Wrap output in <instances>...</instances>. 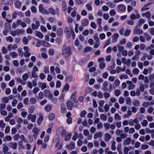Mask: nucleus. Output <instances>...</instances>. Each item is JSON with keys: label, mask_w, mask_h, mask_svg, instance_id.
Listing matches in <instances>:
<instances>
[{"label": "nucleus", "mask_w": 154, "mask_h": 154, "mask_svg": "<svg viewBox=\"0 0 154 154\" xmlns=\"http://www.w3.org/2000/svg\"><path fill=\"white\" fill-rule=\"evenodd\" d=\"M62 54L65 59H67L72 54L71 48L70 46L63 45L62 49Z\"/></svg>", "instance_id": "nucleus-1"}, {"label": "nucleus", "mask_w": 154, "mask_h": 154, "mask_svg": "<svg viewBox=\"0 0 154 154\" xmlns=\"http://www.w3.org/2000/svg\"><path fill=\"white\" fill-rule=\"evenodd\" d=\"M25 31L23 29H17L14 31H12L11 32V34L13 36H15L16 35H20L23 34L24 33Z\"/></svg>", "instance_id": "nucleus-2"}, {"label": "nucleus", "mask_w": 154, "mask_h": 154, "mask_svg": "<svg viewBox=\"0 0 154 154\" xmlns=\"http://www.w3.org/2000/svg\"><path fill=\"white\" fill-rule=\"evenodd\" d=\"M38 10L39 11L40 13L43 14L48 15L49 14V12L47 10L44 8L43 5L42 4L39 5L38 7Z\"/></svg>", "instance_id": "nucleus-3"}, {"label": "nucleus", "mask_w": 154, "mask_h": 154, "mask_svg": "<svg viewBox=\"0 0 154 154\" xmlns=\"http://www.w3.org/2000/svg\"><path fill=\"white\" fill-rule=\"evenodd\" d=\"M44 94L45 97H48L49 99L53 97V94L48 89L45 90L44 91Z\"/></svg>", "instance_id": "nucleus-4"}, {"label": "nucleus", "mask_w": 154, "mask_h": 154, "mask_svg": "<svg viewBox=\"0 0 154 154\" xmlns=\"http://www.w3.org/2000/svg\"><path fill=\"white\" fill-rule=\"evenodd\" d=\"M134 33L135 34H141L143 33V31L136 26L134 30Z\"/></svg>", "instance_id": "nucleus-5"}, {"label": "nucleus", "mask_w": 154, "mask_h": 154, "mask_svg": "<svg viewBox=\"0 0 154 154\" xmlns=\"http://www.w3.org/2000/svg\"><path fill=\"white\" fill-rule=\"evenodd\" d=\"M39 131V129L37 128L34 127L33 128L32 130V132L33 133V136L35 139L36 138Z\"/></svg>", "instance_id": "nucleus-6"}, {"label": "nucleus", "mask_w": 154, "mask_h": 154, "mask_svg": "<svg viewBox=\"0 0 154 154\" xmlns=\"http://www.w3.org/2000/svg\"><path fill=\"white\" fill-rule=\"evenodd\" d=\"M1 3L2 4L11 5L13 4V2L11 0H1Z\"/></svg>", "instance_id": "nucleus-7"}, {"label": "nucleus", "mask_w": 154, "mask_h": 154, "mask_svg": "<svg viewBox=\"0 0 154 154\" xmlns=\"http://www.w3.org/2000/svg\"><path fill=\"white\" fill-rule=\"evenodd\" d=\"M8 145L10 147L14 149H15L17 147V144L16 142H10L8 143Z\"/></svg>", "instance_id": "nucleus-8"}, {"label": "nucleus", "mask_w": 154, "mask_h": 154, "mask_svg": "<svg viewBox=\"0 0 154 154\" xmlns=\"http://www.w3.org/2000/svg\"><path fill=\"white\" fill-rule=\"evenodd\" d=\"M39 117L37 121V123L38 126L40 125L43 119V116L42 113H39Z\"/></svg>", "instance_id": "nucleus-9"}, {"label": "nucleus", "mask_w": 154, "mask_h": 154, "mask_svg": "<svg viewBox=\"0 0 154 154\" xmlns=\"http://www.w3.org/2000/svg\"><path fill=\"white\" fill-rule=\"evenodd\" d=\"M66 146L69 149L72 150L75 147V143L72 141L69 144L66 145Z\"/></svg>", "instance_id": "nucleus-10"}, {"label": "nucleus", "mask_w": 154, "mask_h": 154, "mask_svg": "<svg viewBox=\"0 0 154 154\" xmlns=\"http://www.w3.org/2000/svg\"><path fill=\"white\" fill-rule=\"evenodd\" d=\"M64 32L68 38H70L71 36V32L70 31L69 28L67 26L65 27Z\"/></svg>", "instance_id": "nucleus-11"}, {"label": "nucleus", "mask_w": 154, "mask_h": 154, "mask_svg": "<svg viewBox=\"0 0 154 154\" xmlns=\"http://www.w3.org/2000/svg\"><path fill=\"white\" fill-rule=\"evenodd\" d=\"M117 8L120 11L124 12L126 9L125 5L123 4H120L118 6Z\"/></svg>", "instance_id": "nucleus-12"}, {"label": "nucleus", "mask_w": 154, "mask_h": 154, "mask_svg": "<svg viewBox=\"0 0 154 154\" xmlns=\"http://www.w3.org/2000/svg\"><path fill=\"white\" fill-rule=\"evenodd\" d=\"M126 69V67L125 66H124L123 67L121 68L119 66H117L116 67V70L117 73L120 72L121 71H124Z\"/></svg>", "instance_id": "nucleus-13"}, {"label": "nucleus", "mask_w": 154, "mask_h": 154, "mask_svg": "<svg viewBox=\"0 0 154 154\" xmlns=\"http://www.w3.org/2000/svg\"><path fill=\"white\" fill-rule=\"evenodd\" d=\"M66 104L67 109L70 110H72V107L73 106L72 102L71 101H68L67 102Z\"/></svg>", "instance_id": "nucleus-14"}, {"label": "nucleus", "mask_w": 154, "mask_h": 154, "mask_svg": "<svg viewBox=\"0 0 154 154\" xmlns=\"http://www.w3.org/2000/svg\"><path fill=\"white\" fill-rule=\"evenodd\" d=\"M82 25L84 26H87L89 23L88 20L86 18H85L82 20H81Z\"/></svg>", "instance_id": "nucleus-15"}, {"label": "nucleus", "mask_w": 154, "mask_h": 154, "mask_svg": "<svg viewBox=\"0 0 154 154\" xmlns=\"http://www.w3.org/2000/svg\"><path fill=\"white\" fill-rule=\"evenodd\" d=\"M119 36V35L118 33L115 34L112 37V42L113 43L116 42L117 41V39Z\"/></svg>", "instance_id": "nucleus-16"}, {"label": "nucleus", "mask_w": 154, "mask_h": 154, "mask_svg": "<svg viewBox=\"0 0 154 154\" xmlns=\"http://www.w3.org/2000/svg\"><path fill=\"white\" fill-rule=\"evenodd\" d=\"M108 82L106 81H105L104 82L103 84V88H102V90L103 91H106L107 90V87L108 86Z\"/></svg>", "instance_id": "nucleus-17"}, {"label": "nucleus", "mask_w": 154, "mask_h": 154, "mask_svg": "<svg viewBox=\"0 0 154 154\" xmlns=\"http://www.w3.org/2000/svg\"><path fill=\"white\" fill-rule=\"evenodd\" d=\"M102 134L101 132H99L98 133H95L94 136V139H96L97 138L100 137H101Z\"/></svg>", "instance_id": "nucleus-18"}, {"label": "nucleus", "mask_w": 154, "mask_h": 154, "mask_svg": "<svg viewBox=\"0 0 154 154\" xmlns=\"http://www.w3.org/2000/svg\"><path fill=\"white\" fill-rule=\"evenodd\" d=\"M111 138V135L108 133L106 134L105 136L104 140L105 141L108 142Z\"/></svg>", "instance_id": "nucleus-19"}, {"label": "nucleus", "mask_w": 154, "mask_h": 154, "mask_svg": "<svg viewBox=\"0 0 154 154\" xmlns=\"http://www.w3.org/2000/svg\"><path fill=\"white\" fill-rule=\"evenodd\" d=\"M117 47L118 48V51L119 52H121L124 49V47L119 44L117 45Z\"/></svg>", "instance_id": "nucleus-20"}, {"label": "nucleus", "mask_w": 154, "mask_h": 154, "mask_svg": "<svg viewBox=\"0 0 154 154\" xmlns=\"http://www.w3.org/2000/svg\"><path fill=\"white\" fill-rule=\"evenodd\" d=\"M131 139L130 137L127 138L124 141V144L129 145L131 142Z\"/></svg>", "instance_id": "nucleus-21"}, {"label": "nucleus", "mask_w": 154, "mask_h": 154, "mask_svg": "<svg viewBox=\"0 0 154 154\" xmlns=\"http://www.w3.org/2000/svg\"><path fill=\"white\" fill-rule=\"evenodd\" d=\"M144 36L146 38L147 41H149L151 39V37L147 32H145L143 34Z\"/></svg>", "instance_id": "nucleus-22"}, {"label": "nucleus", "mask_w": 154, "mask_h": 154, "mask_svg": "<svg viewBox=\"0 0 154 154\" xmlns=\"http://www.w3.org/2000/svg\"><path fill=\"white\" fill-rule=\"evenodd\" d=\"M131 149V146L129 147H125L124 149V153L125 154H128V152L129 150Z\"/></svg>", "instance_id": "nucleus-23"}, {"label": "nucleus", "mask_w": 154, "mask_h": 154, "mask_svg": "<svg viewBox=\"0 0 154 154\" xmlns=\"http://www.w3.org/2000/svg\"><path fill=\"white\" fill-rule=\"evenodd\" d=\"M114 119L115 120H120L121 117L118 113H116L114 115Z\"/></svg>", "instance_id": "nucleus-24"}, {"label": "nucleus", "mask_w": 154, "mask_h": 154, "mask_svg": "<svg viewBox=\"0 0 154 154\" xmlns=\"http://www.w3.org/2000/svg\"><path fill=\"white\" fill-rule=\"evenodd\" d=\"M12 139V138L11 136L8 135L6 136L5 138L3 139V141L4 142L6 141H11Z\"/></svg>", "instance_id": "nucleus-25"}, {"label": "nucleus", "mask_w": 154, "mask_h": 154, "mask_svg": "<svg viewBox=\"0 0 154 154\" xmlns=\"http://www.w3.org/2000/svg\"><path fill=\"white\" fill-rule=\"evenodd\" d=\"M5 29L6 30H8L9 31H10L11 30V26H10V24L7 23H5Z\"/></svg>", "instance_id": "nucleus-26"}, {"label": "nucleus", "mask_w": 154, "mask_h": 154, "mask_svg": "<svg viewBox=\"0 0 154 154\" xmlns=\"http://www.w3.org/2000/svg\"><path fill=\"white\" fill-rule=\"evenodd\" d=\"M36 35L38 37L42 38H43V35L42 33L40 32H37L36 33Z\"/></svg>", "instance_id": "nucleus-27"}, {"label": "nucleus", "mask_w": 154, "mask_h": 154, "mask_svg": "<svg viewBox=\"0 0 154 154\" xmlns=\"http://www.w3.org/2000/svg\"><path fill=\"white\" fill-rule=\"evenodd\" d=\"M106 5L111 8L115 7V5L112 2H108L106 3Z\"/></svg>", "instance_id": "nucleus-28"}, {"label": "nucleus", "mask_w": 154, "mask_h": 154, "mask_svg": "<svg viewBox=\"0 0 154 154\" xmlns=\"http://www.w3.org/2000/svg\"><path fill=\"white\" fill-rule=\"evenodd\" d=\"M100 119L103 121H106L107 119L106 116L104 114H101L100 116Z\"/></svg>", "instance_id": "nucleus-29"}, {"label": "nucleus", "mask_w": 154, "mask_h": 154, "mask_svg": "<svg viewBox=\"0 0 154 154\" xmlns=\"http://www.w3.org/2000/svg\"><path fill=\"white\" fill-rule=\"evenodd\" d=\"M141 124L143 127H146L148 124V122L146 120H144L141 122Z\"/></svg>", "instance_id": "nucleus-30"}, {"label": "nucleus", "mask_w": 154, "mask_h": 154, "mask_svg": "<svg viewBox=\"0 0 154 154\" xmlns=\"http://www.w3.org/2000/svg\"><path fill=\"white\" fill-rule=\"evenodd\" d=\"M63 32V30L61 28H58L57 31V33L58 35H62Z\"/></svg>", "instance_id": "nucleus-31"}, {"label": "nucleus", "mask_w": 154, "mask_h": 154, "mask_svg": "<svg viewBox=\"0 0 154 154\" xmlns=\"http://www.w3.org/2000/svg\"><path fill=\"white\" fill-rule=\"evenodd\" d=\"M16 7L17 8H20L21 6V2L19 1H17L15 2Z\"/></svg>", "instance_id": "nucleus-32"}, {"label": "nucleus", "mask_w": 154, "mask_h": 154, "mask_svg": "<svg viewBox=\"0 0 154 154\" xmlns=\"http://www.w3.org/2000/svg\"><path fill=\"white\" fill-rule=\"evenodd\" d=\"M9 149L8 147L6 145H5L3 148V153L5 154Z\"/></svg>", "instance_id": "nucleus-33"}, {"label": "nucleus", "mask_w": 154, "mask_h": 154, "mask_svg": "<svg viewBox=\"0 0 154 154\" xmlns=\"http://www.w3.org/2000/svg\"><path fill=\"white\" fill-rule=\"evenodd\" d=\"M131 32V31L128 29H126L124 32L123 35L125 36H126L128 35Z\"/></svg>", "instance_id": "nucleus-34"}, {"label": "nucleus", "mask_w": 154, "mask_h": 154, "mask_svg": "<svg viewBox=\"0 0 154 154\" xmlns=\"http://www.w3.org/2000/svg\"><path fill=\"white\" fill-rule=\"evenodd\" d=\"M36 99L34 97L31 98L29 100V101L32 104H35L36 103Z\"/></svg>", "instance_id": "nucleus-35"}, {"label": "nucleus", "mask_w": 154, "mask_h": 154, "mask_svg": "<svg viewBox=\"0 0 154 154\" xmlns=\"http://www.w3.org/2000/svg\"><path fill=\"white\" fill-rule=\"evenodd\" d=\"M48 10L50 13L54 15L55 14V11L52 8H49L48 9Z\"/></svg>", "instance_id": "nucleus-36"}, {"label": "nucleus", "mask_w": 154, "mask_h": 154, "mask_svg": "<svg viewBox=\"0 0 154 154\" xmlns=\"http://www.w3.org/2000/svg\"><path fill=\"white\" fill-rule=\"evenodd\" d=\"M116 142L115 141H113L112 143L111 149L112 150H115L116 149L115 144Z\"/></svg>", "instance_id": "nucleus-37"}, {"label": "nucleus", "mask_w": 154, "mask_h": 154, "mask_svg": "<svg viewBox=\"0 0 154 154\" xmlns=\"http://www.w3.org/2000/svg\"><path fill=\"white\" fill-rule=\"evenodd\" d=\"M140 104V102L138 100H136L133 102V105L135 106H138Z\"/></svg>", "instance_id": "nucleus-38"}, {"label": "nucleus", "mask_w": 154, "mask_h": 154, "mask_svg": "<svg viewBox=\"0 0 154 154\" xmlns=\"http://www.w3.org/2000/svg\"><path fill=\"white\" fill-rule=\"evenodd\" d=\"M2 101L4 103H7L9 101V99L8 97H4L2 99Z\"/></svg>", "instance_id": "nucleus-39"}, {"label": "nucleus", "mask_w": 154, "mask_h": 154, "mask_svg": "<svg viewBox=\"0 0 154 154\" xmlns=\"http://www.w3.org/2000/svg\"><path fill=\"white\" fill-rule=\"evenodd\" d=\"M110 124L109 123H106L103 124V126L106 130H108L109 128Z\"/></svg>", "instance_id": "nucleus-40"}, {"label": "nucleus", "mask_w": 154, "mask_h": 154, "mask_svg": "<svg viewBox=\"0 0 154 154\" xmlns=\"http://www.w3.org/2000/svg\"><path fill=\"white\" fill-rule=\"evenodd\" d=\"M45 109L47 111L49 112L51 109V107L50 105L48 104L45 107Z\"/></svg>", "instance_id": "nucleus-41"}, {"label": "nucleus", "mask_w": 154, "mask_h": 154, "mask_svg": "<svg viewBox=\"0 0 154 154\" xmlns=\"http://www.w3.org/2000/svg\"><path fill=\"white\" fill-rule=\"evenodd\" d=\"M54 114L53 113H51L49 115L48 118L51 121L54 119Z\"/></svg>", "instance_id": "nucleus-42"}, {"label": "nucleus", "mask_w": 154, "mask_h": 154, "mask_svg": "<svg viewBox=\"0 0 154 154\" xmlns=\"http://www.w3.org/2000/svg\"><path fill=\"white\" fill-rule=\"evenodd\" d=\"M120 83V81L118 79H116L114 82V85L116 87H118Z\"/></svg>", "instance_id": "nucleus-43"}, {"label": "nucleus", "mask_w": 154, "mask_h": 154, "mask_svg": "<svg viewBox=\"0 0 154 154\" xmlns=\"http://www.w3.org/2000/svg\"><path fill=\"white\" fill-rule=\"evenodd\" d=\"M7 41H9L10 42H12L13 41V38L11 36H9L6 38Z\"/></svg>", "instance_id": "nucleus-44"}, {"label": "nucleus", "mask_w": 154, "mask_h": 154, "mask_svg": "<svg viewBox=\"0 0 154 154\" xmlns=\"http://www.w3.org/2000/svg\"><path fill=\"white\" fill-rule=\"evenodd\" d=\"M144 86L143 84H141L139 86V89L140 91L142 92H143L144 90Z\"/></svg>", "instance_id": "nucleus-45"}, {"label": "nucleus", "mask_w": 154, "mask_h": 154, "mask_svg": "<svg viewBox=\"0 0 154 154\" xmlns=\"http://www.w3.org/2000/svg\"><path fill=\"white\" fill-rule=\"evenodd\" d=\"M71 133H69L67 135L65 138L64 139V140L66 141H68L71 138Z\"/></svg>", "instance_id": "nucleus-46"}, {"label": "nucleus", "mask_w": 154, "mask_h": 154, "mask_svg": "<svg viewBox=\"0 0 154 154\" xmlns=\"http://www.w3.org/2000/svg\"><path fill=\"white\" fill-rule=\"evenodd\" d=\"M28 75L26 73L22 75V78L24 81H26L28 79Z\"/></svg>", "instance_id": "nucleus-47"}, {"label": "nucleus", "mask_w": 154, "mask_h": 154, "mask_svg": "<svg viewBox=\"0 0 154 154\" xmlns=\"http://www.w3.org/2000/svg\"><path fill=\"white\" fill-rule=\"evenodd\" d=\"M114 94L116 97L119 96L121 94V91L118 90H115L114 91Z\"/></svg>", "instance_id": "nucleus-48"}, {"label": "nucleus", "mask_w": 154, "mask_h": 154, "mask_svg": "<svg viewBox=\"0 0 154 154\" xmlns=\"http://www.w3.org/2000/svg\"><path fill=\"white\" fill-rule=\"evenodd\" d=\"M18 52L19 53V56L22 57L24 53L22 52V49L21 48H19L18 49Z\"/></svg>", "instance_id": "nucleus-49"}, {"label": "nucleus", "mask_w": 154, "mask_h": 154, "mask_svg": "<svg viewBox=\"0 0 154 154\" xmlns=\"http://www.w3.org/2000/svg\"><path fill=\"white\" fill-rule=\"evenodd\" d=\"M50 99L51 100V101L52 103H53L54 104H55L57 101V99L55 97H54L53 96L50 98Z\"/></svg>", "instance_id": "nucleus-50"}, {"label": "nucleus", "mask_w": 154, "mask_h": 154, "mask_svg": "<svg viewBox=\"0 0 154 154\" xmlns=\"http://www.w3.org/2000/svg\"><path fill=\"white\" fill-rule=\"evenodd\" d=\"M116 14V11L113 9H112L109 12V14L111 16H113Z\"/></svg>", "instance_id": "nucleus-51"}, {"label": "nucleus", "mask_w": 154, "mask_h": 154, "mask_svg": "<svg viewBox=\"0 0 154 154\" xmlns=\"http://www.w3.org/2000/svg\"><path fill=\"white\" fill-rule=\"evenodd\" d=\"M31 10L32 13H35L36 12L37 9L35 6H33L31 8Z\"/></svg>", "instance_id": "nucleus-52"}, {"label": "nucleus", "mask_w": 154, "mask_h": 154, "mask_svg": "<svg viewBox=\"0 0 154 154\" xmlns=\"http://www.w3.org/2000/svg\"><path fill=\"white\" fill-rule=\"evenodd\" d=\"M86 6L87 9L88 11H90L92 10V7L90 4L89 3L87 4L86 5Z\"/></svg>", "instance_id": "nucleus-53"}, {"label": "nucleus", "mask_w": 154, "mask_h": 154, "mask_svg": "<svg viewBox=\"0 0 154 154\" xmlns=\"http://www.w3.org/2000/svg\"><path fill=\"white\" fill-rule=\"evenodd\" d=\"M94 39L97 42H99V39L98 37L97 34H95L94 35Z\"/></svg>", "instance_id": "nucleus-54"}, {"label": "nucleus", "mask_w": 154, "mask_h": 154, "mask_svg": "<svg viewBox=\"0 0 154 154\" xmlns=\"http://www.w3.org/2000/svg\"><path fill=\"white\" fill-rule=\"evenodd\" d=\"M23 107V105L21 102H19L17 106V108L18 109H20Z\"/></svg>", "instance_id": "nucleus-55"}, {"label": "nucleus", "mask_w": 154, "mask_h": 154, "mask_svg": "<svg viewBox=\"0 0 154 154\" xmlns=\"http://www.w3.org/2000/svg\"><path fill=\"white\" fill-rule=\"evenodd\" d=\"M10 54L13 58L17 57L18 56L17 54L15 52L10 53Z\"/></svg>", "instance_id": "nucleus-56"}, {"label": "nucleus", "mask_w": 154, "mask_h": 154, "mask_svg": "<svg viewBox=\"0 0 154 154\" xmlns=\"http://www.w3.org/2000/svg\"><path fill=\"white\" fill-rule=\"evenodd\" d=\"M103 123L101 122H99L97 125V128L100 129L103 127Z\"/></svg>", "instance_id": "nucleus-57"}, {"label": "nucleus", "mask_w": 154, "mask_h": 154, "mask_svg": "<svg viewBox=\"0 0 154 154\" xmlns=\"http://www.w3.org/2000/svg\"><path fill=\"white\" fill-rule=\"evenodd\" d=\"M6 104L4 103H2L0 104V111L5 109L6 107Z\"/></svg>", "instance_id": "nucleus-58"}, {"label": "nucleus", "mask_w": 154, "mask_h": 154, "mask_svg": "<svg viewBox=\"0 0 154 154\" xmlns=\"http://www.w3.org/2000/svg\"><path fill=\"white\" fill-rule=\"evenodd\" d=\"M139 72V70L137 68H134L132 71V72L134 74L137 75Z\"/></svg>", "instance_id": "nucleus-59"}, {"label": "nucleus", "mask_w": 154, "mask_h": 154, "mask_svg": "<svg viewBox=\"0 0 154 154\" xmlns=\"http://www.w3.org/2000/svg\"><path fill=\"white\" fill-rule=\"evenodd\" d=\"M6 126L5 123H4L2 120L0 121V127L2 128H4Z\"/></svg>", "instance_id": "nucleus-60"}, {"label": "nucleus", "mask_w": 154, "mask_h": 154, "mask_svg": "<svg viewBox=\"0 0 154 154\" xmlns=\"http://www.w3.org/2000/svg\"><path fill=\"white\" fill-rule=\"evenodd\" d=\"M23 42L25 45H26L28 44V40L27 38L26 37H24L22 40Z\"/></svg>", "instance_id": "nucleus-61"}, {"label": "nucleus", "mask_w": 154, "mask_h": 154, "mask_svg": "<svg viewBox=\"0 0 154 154\" xmlns=\"http://www.w3.org/2000/svg\"><path fill=\"white\" fill-rule=\"evenodd\" d=\"M92 48H91L90 47H86L84 49V51L85 52H87L89 51H91Z\"/></svg>", "instance_id": "nucleus-62"}, {"label": "nucleus", "mask_w": 154, "mask_h": 154, "mask_svg": "<svg viewBox=\"0 0 154 154\" xmlns=\"http://www.w3.org/2000/svg\"><path fill=\"white\" fill-rule=\"evenodd\" d=\"M105 66V64L103 62H101L100 64V68L101 69H103Z\"/></svg>", "instance_id": "nucleus-63"}, {"label": "nucleus", "mask_w": 154, "mask_h": 154, "mask_svg": "<svg viewBox=\"0 0 154 154\" xmlns=\"http://www.w3.org/2000/svg\"><path fill=\"white\" fill-rule=\"evenodd\" d=\"M126 103L127 104L130 105L131 103V100L129 97H127L126 100Z\"/></svg>", "instance_id": "nucleus-64"}]
</instances>
